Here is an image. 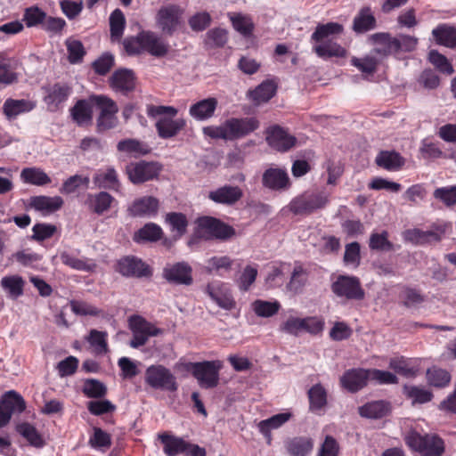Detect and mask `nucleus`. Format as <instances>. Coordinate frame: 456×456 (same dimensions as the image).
Returning a JSON list of instances; mask_svg holds the SVG:
<instances>
[{
  "label": "nucleus",
  "mask_w": 456,
  "mask_h": 456,
  "mask_svg": "<svg viewBox=\"0 0 456 456\" xmlns=\"http://www.w3.org/2000/svg\"><path fill=\"white\" fill-rule=\"evenodd\" d=\"M427 379L429 385L436 387H444L450 383L451 375L445 370L431 368L427 371Z\"/></svg>",
  "instance_id": "nucleus-55"
},
{
  "label": "nucleus",
  "mask_w": 456,
  "mask_h": 456,
  "mask_svg": "<svg viewBox=\"0 0 456 456\" xmlns=\"http://www.w3.org/2000/svg\"><path fill=\"white\" fill-rule=\"evenodd\" d=\"M276 87L272 82H263L255 90L249 93L253 102L259 104L268 102L275 94Z\"/></svg>",
  "instance_id": "nucleus-50"
},
{
  "label": "nucleus",
  "mask_w": 456,
  "mask_h": 456,
  "mask_svg": "<svg viewBox=\"0 0 456 456\" xmlns=\"http://www.w3.org/2000/svg\"><path fill=\"white\" fill-rule=\"evenodd\" d=\"M46 19V13L38 7H29L25 10L23 20L27 27H36L42 25Z\"/></svg>",
  "instance_id": "nucleus-64"
},
{
  "label": "nucleus",
  "mask_w": 456,
  "mask_h": 456,
  "mask_svg": "<svg viewBox=\"0 0 456 456\" xmlns=\"http://www.w3.org/2000/svg\"><path fill=\"white\" fill-rule=\"evenodd\" d=\"M209 297L221 308L232 310L235 306V301L225 284L220 281L209 283L206 288Z\"/></svg>",
  "instance_id": "nucleus-15"
},
{
  "label": "nucleus",
  "mask_w": 456,
  "mask_h": 456,
  "mask_svg": "<svg viewBox=\"0 0 456 456\" xmlns=\"http://www.w3.org/2000/svg\"><path fill=\"white\" fill-rule=\"evenodd\" d=\"M370 380L369 370L351 369L346 370L340 379L341 385L348 391L354 393L363 388Z\"/></svg>",
  "instance_id": "nucleus-19"
},
{
  "label": "nucleus",
  "mask_w": 456,
  "mask_h": 456,
  "mask_svg": "<svg viewBox=\"0 0 456 456\" xmlns=\"http://www.w3.org/2000/svg\"><path fill=\"white\" fill-rule=\"evenodd\" d=\"M141 39L142 40L143 51L155 57H162L168 52V45L152 31H142Z\"/></svg>",
  "instance_id": "nucleus-22"
},
{
  "label": "nucleus",
  "mask_w": 456,
  "mask_h": 456,
  "mask_svg": "<svg viewBox=\"0 0 456 456\" xmlns=\"http://www.w3.org/2000/svg\"><path fill=\"white\" fill-rule=\"evenodd\" d=\"M433 196L445 206L453 207L456 205V185L437 188Z\"/></svg>",
  "instance_id": "nucleus-61"
},
{
  "label": "nucleus",
  "mask_w": 456,
  "mask_h": 456,
  "mask_svg": "<svg viewBox=\"0 0 456 456\" xmlns=\"http://www.w3.org/2000/svg\"><path fill=\"white\" fill-rule=\"evenodd\" d=\"M94 182L99 188L116 191L118 190L120 185L116 170L110 167L104 171H98L94 176Z\"/></svg>",
  "instance_id": "nucleus-36"
},
{
  "label": "nucleus",
  "mask_w": 456,
  "mask_h": 456,
  "mask_svg": "<svg viewBox=\"0 0 456 456\" xmlns=\"http://www.w3.org/2000/svg\"><path fill=\"white\" fill-rule=\"evenodd\" d=\"M390 411V403L384 400L372 401L359 407V414L367 419H382Z\"/></svg>",
  "instance_id": "nucleus-26"
},
{
  "label": "nucleus",
  "mask_w": 456,
  "mask_h": 456,
  "mask_svg": "<svg viewBox=\"0 0 456 456\" xmlns=\"http://www.w3.org/2000/svg\"><path fill=\"white\" fill-rule=\"evenodd\" d=\"M3 406H5L12 414L22 412L26 408V403L22 396L14 390L6 392L0 401Z\"/></svg>",
  "instance_id": "nucleus-45"
},
{
  "label": "nucleus",
  "mask_w": 456,
  "mask_h": 456,
  "mask_svg": "<svg viewBox=\"0 0 456 456\" xmlns=\"http://www.w3.org/2000/svg\"><path fill=\"white\" fill-rule=\"evenodd\" d=\"M162 234L163 232L159 225L148 223L134 234V240L136 241H156L161 238Z\"/></svg>",
  "instance_id": "nucleus-52"
},
{
  "label": "nucleus",
  "mask_w": 456,
  "mask_h": 456,
  "mask_svg": "<svg viewBox=\"0 0 456 456\" xmlns=\"http://www.w3.org/2000/svg\"><path fill=\"white\" fill-rule=\"evenodd\" d=\"M205 45L210 48L224 46L228 41V32L222 28L209 29L205 35Z\"/></svg>",
  "instance_id": "nucleus-51"
},
{
  "label": "nucleus",
  "mask_w": 456,
  "mask_h": 456,
  "mask_svg": "<svg viewBox=\"0 0 456 456\" xmlns=\"http://www.w3.org/2000/svg\"><path fill=\"white\" fill-rule=\"evenodd\" d=\"M403 394L410 399L412 403H425L431 401L433 395L432 393L425 388L417 386H404Z\"/></svg>",
  "instance_id": "nucleus-54"
},
{
  "label": "nucleus",
  "mask_w": 456,
  "mask_h": 456,
  "mask_svg": "<svg viewBox=\"0 0 456 456\" xmlns=\"http://www.w3.org/2000/svg\"><path fill=\"white\" fill-rule=\"evenodd\" d=\"M178 110L172 106H156L149 105L147 107V115L151 118H159L155 126L158 135L162 139L175 137L186 126L183 118H174Z\"/></svg>",
  "instance_id": "nucleus-2"
},
{
  "label": "nucleus",
  "mask_w": 456,
  "mask_h": 456,
  "mask_svg": "<svg viewBox=\"0 0 456 456\" xmlns=\"http://www.w3.org/2000/svg\"><path fill=\"white\" fill-rule=\"evenodd\" d=\"M405 443L422 456H441L444 452V441L435 435L421 436L416 431H411L406 435Z\"/></svg>",
  "instance_id": "nucleus-3"
},
{
  "label": "nucleus",
  "mask_w": 456,
  "mask_h": 456,
  "mask_svg": "<svg viewBox=\"0 0 456 456\" xmlns=\"http://www.w3.org/2000/svg\"><path fill=\"white\" fill-rule=\"evenodd\" d=\"M161 168L157 162L139 161L126 166V171L129 180L136 184L156 178Z\"/></svg>",
  "instance_id": "nucleus-11"
},
{
  "label": "nucleus",
  "mask_w": 456,
  "mask_h": 456,
  "mask_svg": "<svg viewBox=\"0 0 456 456\" xmlns=\"http://www.w3.org/2000/svg\"><path fill=\"white\" fill-rule=\"evenodd\" d=\"M222 364L219 361H205L191 364L192 375L203 388H212L218 385L219 370Z\"/></svg>",
  "instance_id": "nucleus-10"
},
{
  "label": "nucleus",
  "mask_w": 456,
  "mask_h": 456,
  "mask_svg": "<svg viewBox=\"0 0 456 456\" xmlns=\"http://www.w3.org/2000/svg\"><path fill=\"white\" fill-rule=\"evenodd\" d=\"M331 290L337 297L347 300H362L365 296L360 280L355 276L338 275L331 284Z\"/></svg>",
  "instance_id": "nucleus-9"
},
{
  "label": "nucleus",
  "mask_w": 456,
  "mask_h": 456,
  "mask_svg": "<svg viewBox=\"0 0 456 456\" xmlns=\"http://www.w3.org/2000/svg\"><path fill=\"white\" fill-rule=\"evenodd\" d=\"M370 40L376 45L373 52L377 54L387 56L391 53H395V50L391 48L392 42L395 37H392L388 33H375L370 37Z\"/></svg>",
  "instance_id": "nucleus-40"
},
{
  "label": "nucleus",
  "mask_w": 456,
  "mask_h": 456,
  "mask_svg": "<svg viewBox=\"0 0 456 456\" xmlns=\"http://www.w3.org/2000/svg\"><path fill=\"white\" fill-rule=\"evenodd\" d=\"M159 439L164 445L163 451L167 456H176L185 452L190 446V444L183 438L167 433L159 434Z\"/></svg>",
  "instance_id": "nucleus-28"
},
{
  "label": "nucleus",
  "mask_w": 456,
  "mask_h": 456,
  "mask_svg": "<svg viewBox=\"0 0 456 456\" xmlns=\"http://www.w3.org/2000/svg\"><path fill=\"white\" fill-rule=\"evenodd\" d=\"M118 271L126 277L142 278L151 275L150 266L134 256H127L118 260Z\"/></svg>",
  "instance_id": "nucleus-13"
},
{
  "label": "nucleus",
  "mask_w": 456,
  "mask_h": 456,
  "mask_svg": "<svg viewBox=\"0 0 456 456\" xmlns=\"http://www.w3.org/2000/svg\"><path fill=\"white\" fill-rule=\"evenodd\" d=\"M266 141L272 148L279 151H287L295 146L297 139L281 127L275 126L269 129Z\"/></svg>",
  "instance_id": "nucleus-18"
},
{
  "label": "nucleus",
  "mask_w": 456,
  "mask_h": 456,
  "mask_svg": "<svg viewBox=\"0 0 456 456\" xmlns=\"http://www.w3.org/2000/svg\"><path fill=\"white\" fill-rule=\"evenodd\" d=\"M145 383L153 389L175 392L178 384L175 376L163 365L149 366L144 374Z\"/></svg>",
  "instance_id": "nucleus-4"
},
{
  "label": "nucleus",
  "mask_w": 456,
  "mask_h": 456,
  "mask_svg": "<svg viewBox=\"0 0 456 456\" xmlns=\"http://www.w3.org/2000/svg\"><path fill=\"white\" fill-rule=\"evenodd\" d=\"M35 107L36 103L32 101L9 98L3 105V111L8 119H14L20 114L31 111Z\"/></svg>",
  "instance_id": "nucleus-25"
},
{
  "label": "nucleus",
  "mask_w": 456,
  "mask_h": 456,
  "mask_svg": "<svg viewBox=\"0 0 456 456\" xmlns=\"http://www.w3.org/2000/svg\"><path fill=\"white\" fill-rule=\"evenodd\" d=\"M57 227L52 224L38 223L32 227L33 234L31 240L36 241H43L53 236Z\"/></svg>",
  "instance_id": "nucleus-59"
},
{
  "label": "nucleus",
  "mask_w": 456,
  "mask_h": 456,
  "mask_svg": "<svg viewBox=\"0 0 456 456\" xmlns=\"http://www.w3.org/2000/svg\"><path fill=\"white\" fill-rule=\"evenodd\" d=\"M218 102L214 97L199 101L190 107L189 113L196 120H206L214 116Z\"/></svg>",
  "instance_id": "nucleus-23"
},
{
  "label": "nucleus",
  "mask_w": 456,
  "mask_h": 456,
  "mask_svg": "<svg viewBox=\"0 0 456 456\" xmlns=\"http://www.w3.org/2000/svg\"><path fill=\"white\" fill-rule=\"evenodd\" d=\"M93 106H95V104L91 101V96L87 100L82 99L77 101L70 109L72 119L78 126H85L91 123L93 118Z\"/></svg>",
  "instance_id": "nucleus-24"
},
{
  "label": "nucleus",
  "mask_w": 456,
  "mask_h": 456,
  "mask_svg": "<svg viewBox=\"0 0 456 456\" xmlns=\"http://www.w3.org/2000/svg\"><path fill=\"white\" fill-rule=\"evenodd\" d=\"M183 15V10L175 4L161 7L156 15V23L164 34L173 35Z\"/></svg>",
  "instance_id": "nucleus-12"
},
{
  "label": "nucleus",
  "mask_w": 456,
  "mask_h": 456,
  "mask_svg": "<svg viewBox=\"0 0 456 456\" xmlns=\"http://www.w3.org/2000/svg\"><path fill=\"white\" fill-rule=\"evenodd\" d=\"M72 93V88L67 84L56 83L51 86L45 96V103L49 108H58V106L68 100Z\"/></svg>",
  "instance_id": "nucleus-27"
},
{
  "label": "nucleus",
  "mask_w": 456,
  "mask_h": 456,
  "mask_svg": "<svg viewBox=\"0 0 456 456\" xmlns=\"http://www.w3.org/2000/svg\"><path fill=\"white\" fill-rule=\"evenodd\" d=\"M20 178L24 183L42 186L51 183V178L40 168L26 167L20 173Z\"/></svg>",
  "instance_id": "nucleus-44"
},
{
  "label": "nucleus",
  "mask_w": 456,
  "mask_h": 456,
  "mask_svg": "<svg viewBox=\"0 0 456 456\" xmlns=\"http://www.w3.org/2000/svg\"><path fill=\"white\" fill-rule=\"evenodd\" d=\"M376 163L384 169L395 171L404 165V159L396 151H383L377 155Z\"/></svg>",
  "instance_id": "nucleus-34"
},
{
  "label": "nucleus",
  "mask_w": 456,
  "mask_h": 456,
  "mask_svg": "<svg viewBox=\"0 0 456 456\" xmlns=\"http://www.w3.org/2000/svg\"><path fill=\"white\" fill-rule=\"evenodd\" d=\"M376 19L370 7L362 8L353 20V30L361 34L375 28Z\"/></svg>",
  "instance_id": "nucleus-31"
},
{
  "label": "nucleus",
  "mask_w": 456,
  "mask_h": 456,
  "mask_svg": "<svg viewBox=\"0 0 456 456\" xmlns=\"http://www.w3.org/2000/svg\"><path fill=\"white\" fill-rule=\"evenodd\" d=\"M444 231L437 228L436 230L422 231L420 229H411L406 232V238L416 244H427L437 242L442 240Z\"/></svg>",
  "instance_id": "nucleus-30"
},
{
  "label": "nucleus",
  "mask_w": 456,
  "mask_h": 456,
  "mask_svg": "<svg viewBox=\"0 0 456 456\" xmlns=\"http://www.w3.org/2000/svg\"><path fill=\"white\" fill-rule=\"evenodd\" d=\"M343 26L338 22L318 24L314 32L311 36V40L314 42H322L330 39V37L343 33Z\"/></svg>",
  "instance_id": "nucleus-39"
},
{
  "label": "nucleus",
  "mask_w": 456,
  "mask_h": 456,
  "mask_svg": "<svg viewBox=\"0 0 456 456\" xmlns=\"http://www.w3.org/2000/svg\"><path fill=\"white\" fill-rule=\"evenodd\" d=\"M66 46L69 53V61L73 64L80 62L86 54L83 44L78 40L69 38L66 40Z\"/></svg>",
  "instance_id": "nucleus-62"
},
{
  "label": "nucleus",
  "mask_w": 456,
  "mask_h": 456,
  "mask_svg": "<svg viewBox=\"0 0 456 456\" xmlns=\"http://www.w3.org/2000/svg\"><path fill=\"white\" fill-rule=\"evenodd\" d=\"M107 337L105 331L91 330L86 339L96 354H103L109 351Z\"/></svg>",
  "instance_id": "nucleus-46"
},
{
  "label": "nucleus",
  "mask_w": 456,
  "mask_h": 456,
  "mask_svg": "<svg viewBox=\"0 0 456 456\" xmlns=\"http://www.w3.org/2000/svg\"><path fill=\"white\" fill-rule=\"evenodd\" d=\"M314 46L313 50L318 57L328 59L331 57H345L346 51L338 43L332 39L324 40Z\"/></svg>",
  "instance_id": "nucleus-32"
},
{
  "label": "nucleus",
  "mask_w": 456,
  "mask_h": 456,
  "mask_svg": "<svg viewBox=\"0 0 456 456\" xmlns=\"http://www.w3.org/2000/svg\"><path fill=\"white\" fill-rule=\"evenodd\" d=\"M258 127L259 121L256 118H231L220 126H205L202 131L212 139L233 141L248 135Z\"/></svg>",
  "instance_id": "nucleus-1"
},
{
  "label": "nucleus",
  "mask_w": 456,
  "mask_h": 456,
  "mask_svg": "<svg viewBox=\"0 0 456 456\" xmlns=\"http://www.w3.org/2000/svg\"><path fill=\"white\" fill-rule=\"evenodd\" d=\"M110 85L116 92L126 94L135 87L134 72L127 69L116 70L110 77Z\"/></svg>",
  "instance_id": "nucleus-21"
},
{
  "label": "nucleus",
  "mask_w": 456,
  "mask_h": 456,
  "mask_svg": "<svg viewBox=\"0 0 456 456\" xmlns=\"http://www.w3.org/2000/svg\"><path fill=\"white\" fill-rule=\"evenodd\" d=\"M285 447L291 456H305L314 447V442L307 436H297L288 439Z\"/></svg>",
  "instance_id": "nucleus-33"
},
{
  "label": "nucleus",
  "mask_w": 456,
  "mask_h": 456,
  "mask_svg": "<svg viewBox=\"0 0 456 456\" xmlns=\"http://www.w3.org/2000/svg\"><path fill=\"white\" fill-rule=\"evenodd\" d=\"M63 204V200L59 196H36L30 200V206L37 211L42 212L43 215H49L60 209Z\"/></svg>",
  "instance_id": "nucleus-29"
},
{
  "label": "nucleus",
  "mask_w": 456,
  "mask_h": 456,
  "mask_svg": "<svg viewBox=\"0 0 456 456\" xmlns=\"http://www.w3.org/2000/svg\"><path fill=\"white\" fill-rule=\"evenodd\" d=\"M291 417L292 415L289 412L275 414L266 419L261 420L258 423V429L265 437L270 439L271 431L283 426Z\"/></svg>",
  "instance_id": "nucleus-38"
},
{
  "label": "nucleus",
  "mask_w": 456,
  "mask_h": 456,
  "mask_svg": "<svg viewBox=\"0 0 456 456\" xmlns=\"http://www.w3.org/2000/svg\"><path fill=\"white\" fill-rule=\"evenodd\" d=\"M82 391L89 398H102L106 395L107 387L102 382L90 379L85 381Z\"/></svg>",
  "instance_id": "nucleus-56"
},
{
  "label": "nucleus",
  "mask_w": 456,
  "mask_h": 456,
  "mask_svg": "<svg viewBox=\"0 0 456 456\" xmlns=\"http://www.w3.org/2000/svg\"><path fill=\"white\" fill-rule=\"evenodd\" d=\"M328 202L329 196L325 192L303 194L292 200L289 208L295 215L306 216L324 208Z\"/></svg>",
  "instance_id": "nucleus-7"
},
{
  "label": "nucleus",
  "mask_w": 456,
  "mask_h": 456,
  "mask_svg": "<svg viewBox=\"0 0 456 456\" xmlns=\"http://www.w3.org/2000/svg\"><path fill=\"white\" fill-rule=\"evenodd\" d=\"M166 222L169 224L171 231L175 232L177 236L180 237L186 232L188 220L184 214L177 212L167 213Z\"/></svg>",
  "instance_id": "nucleus-53"
},
{
  "label": "nucleus",
  "mask_w": 456,
  "mask_h": 456,
  "mask_svg": "<svg viewBox=\"0 0 456 456\" xmlns=\"http://www.w3.org/2000/svg\"><path fill=\"white\" fill-rule=\"evenodd\" d=\"M88 200L90 208L97 215H102L107 211L114 201V198L106 191L91 194L88 196Z\"/></svg>",
  "instance_id": "nucleus-42"
},
{
  "label": "nucleus",
  "mask_w": 456,
  "mask_h": 456,
  "mask_svg": "<svg viewBox=\"0 0 456 456\" xmlns=\"http://www.w3.org/2000/svg\"><path fill=\"white\" fill-rule=\"evenodd\" d=\"M369 247L372 250L390 251L393 244L388 240V232L383 231L380 233L373 232L370 237Z\"/></svg>",
  "instance_id": "nucleus-57"
},
{
  "label": "nucleus",
  "mask_w": 456,
  "mask_h": 456,
  "mask_svg": "<svg viewBox=\"0 0 456 456\" xmlns=\"http://www.w3.org/2000/svg\"><path fill=\"white\" fill-rule=\"evenodd\" d=\"M263 186L272 191H282L289 187V178L286 170L269 167L262 175Z\"/></svg>",
  "instance_id": "nucleus-17"
},
{
  "label": "nucleus",
  "mask_w": 456,
  "mask_h": 456,
  "mask_svg": "<svg viewBox=\"0 0 456 456\" xmlns=\"http://www.w3.org/2000/svg\"><path fill=\"white\" fill-rule=\"evenodd\" d=\"M126 19L121 10H114L110 16V38L112 42H119L124 33Z\"/></svg>",
  "instance_id": "nucleus-43"
},
{
  "label": "nucleus",
  "mask_w": 456,
  "mask_h": 456,
  "mask_svg": "<svg viewBox=\"0 0 456 456\" xmlns=\"http://www.w3.org/2000/svg\"><path fill=\"white\" fill-rule=\"evenodd\" d=\"M91 101L100 110L97 118V130L102 132L114 128L118 124L116 114L118 111L115 102L104 95H92Z\"/></svg>",
  "instance_id": "nucleus-5"
},
{
  "label": "nucleus",
  "mask_w": 456,
  "mask_h": 456,
  "mask_svg": "<svg viewBox=\"0 0 456 456\" xmlns=\"http://www.w3.org/2000/svg\"><path fill=\"white\" fill-rule=\"evenodd\" d=\"M233 262L228 256H214L206 261L205 269L208 273L223 275L232 270Z\"/></svg>",
  "instance_id": "nucleus-37"
},
{
  "label": "nucleus",
  "mask_w": 456,
  "mask_h": 456,
  "mask_svg": "<svg viewBox=\"0 0 456 456\" xmlns=\"http://www.w3.org/2000/svg\"><path fill=\"white\" fill-rule=\"evenodd\" d=\"M197 233L200 237L206 239L216 238L224 240L232 238L235 231L232 226L216 218L204 216L198 219Z\"/></svg>",
  "instance_id": "nucleus-8"
},
{
  "label": "nucleus",
  "mask_w": 456,
  "mask_h": 456,
  "mask_svg": "<svg viewBox=\"0 0 456 456\" xmlns=\"http://www.w3.org/2000/svg\"><path fill=\"white\" fill-rule=\"evenodd\" d=\"M281 308V304L278 301H265L256 299L252 303V310L254 313L263 318H269L275 315Z\"/></svg>",
  "instance_id": "nucleus-48"
},
{
  "label": "nucleus",
  "mask_w": 456,
  "mask_h": 456,
  "mask_svg": "<svg viewBox=\"0 0 456 456\" xmlns=\"http://www.w3.org/2000/svg\"><path fill=\"white\" fill-rule=\"evenodd\" d=\"M191 267L185 262L167 265L163 269V277L170 283L191 285L192 283Z\"/></svg>",
  "instance_id": "nucleus-14"
},
{
  "label": "nucleus",
  "mask_w": 456,
  "mask_h": 456,
  "mask_svg": "<svg viewBox=\"0 0 456 456\" xmlns=\"http://www.w3.org/2000/svg\"><path fill=\"white\" fill-rule=\"evenodd\" d=\"M432 35L438 45L449 48L456 47V28L447 24H440L432 30Z\"/></svg>",
  "instance_id": "nucleus-35"
},
{
  "label": "nucleus",
  "mask_w": 456,
  "mask_h": 456,
  "mask_svg": "<svg viewBox=\"0 0 456 456\" xmlns=\"http://www.w3.org/2000/svg\"><path fill=\"white\" fill-rule=\"evenodd\" d=\"M243 196L239 186L225 184L208 192V198L216 204L232 206Z\"/></svg>",
  "instance_id": "nucleus-16"
},
{
  "label": "nucleus",
  "mask_w": 456,
  "mask_h": 456,
  "mask_svg": "<svg viewBox=\"0 0 456 456\" xmlns=\"http://www.w3.org/2000/svg\"><path fill=\"white\" fill-rule=\"evenodd\" d=\"M1 286L8 297L16 299L23 294L24 281L20 276H5L1 280Z\"/></svg>",
  "instance_id": "nucleus-41"
},
{
  "label": "nucleus",
  "mask_w": 456,
  "mask_h": 456,
  "mask_svg": "<svg viewBox=\"0 0 456 456\" xmlns=\"http://www.w3.org/2000/svg\"><path fill=\"white\" fill-rule=\"evenodd\" d=\"M16 430L20 436L26 438L31 445L37 448L44 446V439L33 425L23 422L17 425Z\"/></svg>",
  "instance_id": "nucleus-47"
},
{
  "label": "nucleus",
  "mask_w": 456,
  "mask_h": 456,
  "mask_svg": "<svg viewBox=\"0 0 456 456\" xmlns=\"http://www.w3.org/2000/svg\"><path fill=\"white\" fill-rule=\"evenodd\" d=\"M353 66L356 67L362 73L371 75L378 66V61L373 56H365L363 58L353 57L351 60Z\"/></svg>",
  "instance_id": "nucleus-63"
},
{
  "label": "nucleus",
  "mask_w": 456,
  "mask_h": 456,
  "mask_svg": "<svg viewBox=\"0 0 456 456\" xmlns=\"http://www.w3.org/2000/svg\"><path fill=\"white\" fill-rule=\"evenodd\" d=\"M159 200L152 196H144L135 200L129 207L131 216L137 217H151L157 215Z\"/></svg>",
  "instance_id": "nucleus-20"
},
{
  "label": "nucleus",
  "mask_w": 456,
  "mask_h": 456,
  "mask_svg": "<svg viewBox=\"0 0 456 456\" xmlns=\"http://www.w3.org/2000/svg\"><path fill=\"white\" fill-rule=\"evenodd\" d=\"M307 272L301 265L295 266L288 289L294 292L301 290L307 281Z\"/></svg>",
  "instance_id": "nucleus-60"
},
{
  "label": "nucleus",
  "mask_w": 456,
  "mask_h": 456,
  "mask_svg": "<svg viewBox=\"0 0 456 456\" xmlns=\"http://www.w3.org/2000/svg\"><path fill=\"white\" fill-rule=\"evenodd\" d=\"M129 327L133 333V338L130 340L129 346L133 348L144 346L151 337H156L162 333L160 329L139 315L129 318Z\"/></svg>",
  "instance_id": "nucleus-6"
},
{
  "label": "nucleus",
  "mask_w": 456,
  "mask_h": 456,
  "mask_svg": "<svg viewBox=\"0 0 456 456\" xmlns=\"http://www.w3.org/2000/svg\"><path fill=\"white\" fill-rule=\"evenodd\" d=\"M310 409L318 411L322 409L327 403V392L321 384L313 386L308 391Z\"/></svg>",
  "instance_id": "nucleus-49"
},
{
  "label": "nucleus",
  "mask_w": 456,
  "mask_h": 456,
  "mask_svg": "<svg viewBox=\"0 0 456 456\" xmlns=\"http://www.w3.org/2000/svg\"><path fill=\"white\" fill-rule=\"evenodd\" d=\"M418 44V38L409 35L400 34L395 37L392 42L391 48L395 50V53L399 51L411 52L413 51Z\"/></svg>",
  "instance_id": "nucleus-58"
}]
</instances>
